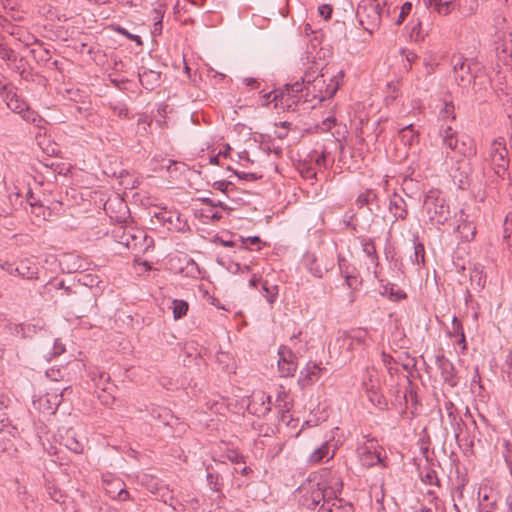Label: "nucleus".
<instances>
[{
  "instance_id": "1",
  "label": "nucleus",
  "mask_w": 512,
  "mask_h": 512,
  "mask_svg": "<svg viewBox=\"0 0 512 512\" xmlns=\"http://www.w3.org/2000/svg\"><path fill=\"white\" fill-rule=\"evenodd\" d=\"M343 482L340 477H332L330 482L321 481L316 476L308 478L299 488V502L302 506L310 510L319 508L328 496H335V493H341Z\"/></svg>"
},
{
  "instance_id": "2",
  "label": "nucleus",
  "mask_w": 512,
  "mask_h": 512,
  "mask_svg": "<svg viewBox=\"0 0 512 512\" xmlns=\"http://www.w3.org/2000/svg\"><path fill=\"white\" fill-rule=\"evenodd\" d=\"M423 211L428 223L436 228L446 224L451 218L449 203L438 189H431L425 194Z\"/></svg>"
},
{
  "instance_id": "3",
  "label": "nucleus",
  "mask_w": 512,
  "mask_h": 512,
  "mask_svg": "<svg viewBox=\"0 0 512 512\" xmlns=\"http://www.w3.org/2000/svg\"><path fill=\"white\" fill-rule=\"evenodd\" d=\"M343 75L344 74L341 71L337 75L331 77L327 83L324 74L312 77L310 73H305L303 76V82L306 83V96L311 100L317 99L319 102L330 99L339 89Z\"/></svg>"
},
{
  "instance_id": "4",
  "label": "nucleus",
  "mask_w": 512,
  "mask_h": 512,
  "mask_svg": "<svg viewBox=\"0 0 512 512\" xmlns=\"http://www.w3.org/2000/svg\"><path fill=\"white\" fill-rule=\"evenodd\" d=\"M112 233L119 244L136 254L145 253L153 245V239L134 226H117Z\"/></svg>"
},
{
  "instance_id": "5",
  "label": "nucleus",
  "mask_w": 512,
  "mask_h": 512,
  "mask_svg": "<svg viewBox=\"0 0 512 512\" xmlns=\"http://www.w3.org/2000/svg\"><path fill=\"white\" fill-rule=\"evenodd\" d=\"M306 83L303 82V77L300 81L293 84H286L284 90H275L273 101L275 108L283 110L295 111V107L299 103L311 102V99L306 96Z\"/></svg>"
},
{
  "instance_id": "6",
  "label": "nucleus",
  "mask_w": 512,
  "mask_h": 512,
  "mask_svg": "<svg viewBox=\"0 0 512 512\" xmlns=\"http://www.w3.org/2000/svg\"><path fill=\"white\" fill-rule=\"evenodd\" d=\"M485 161L497 176L504 178L508 174L510 159L508 157L506 141L503 137L495 138L491 142Z\"/></svg>"
},
{
  "instance_id": "7",
  "label": "nucleus",
  "mask_w": 512,
  "mask_h": 512,
  "mask_svg": "<svg viewBox=\"0 0 512 512\" xmlns=\"http://www.w3.org/2000/svg\"><path fill=\"white\" fill-rule=\"evenodd\" d=\"M356 16L360 25L366 31L372 33L381 24V6L377 0H362L357 7Z\"/></svg>"
},
{
  "instance_id": "8",
  "label": "nucleus",
  "mask_w": 512,
  "mask_h": 512,
  "mask_svg": "<svg viewBox=\"0 0 512 512\" xmlns=\"http://www.w3.org/2000/svg\"><path fill=\"white\" fill-rule=\"evenodd\" d=\"M1 95L8 108L17 114H20L28 123L36 124L41 120L38 113L30 109L27 103L17 94L13 87L7 85L3 86Z\"/></svg>"
},
{
  "instance_id": "9",
  "label": "nucleus",
  "mask_w": 512,
  "mask_h": 512,
  "mask_svg": "<svg viewBox=\"0 0 512 512\" xmlns=\"http://www.w3.org/2000/svg\"><path fill=\"white\" fill-rule=\"evenodd\" d=\"M474 62L460 53L453 54L450 59L454 80L459 87L467 88L475 79V74L472 71Z\"/></svg>"
},
{
  "instance_id": "10",
  "label": "nucleus",
  "mask_w": 512,
  "mask_h": 512,
  "mask_svg": "<svg viewBox=\"0 0 512 512\" xmlns=\"http://www.w3.org/2000/svg\"><path fill=\"white\" fill-rule=\"evenodd\" d=\"M367 441L357 448V454L362 466L371 468L373 466L386 467L385 459L381 452L377 450V441L374 438L366 436Z\"/></svg>"
},
{
  "instance_id": "11",
  "label": "nucleus",
  "mask_w": 512,
  "mask_h": 512,
  "mask_svg": "<svg viewBox=\"0 0 512 512\" xmlns=\"http://www.w3.org/2000/svg\"><path fill=\"white\" fill-rule=\"evenodd\" d=\"M388 213L391 218L390 230L399 221H405L409 216V208L402 195L393 192L388 196Z\"/></svg>"
},
{
  "instance_id": "12",
  "label": "nucleus",
  "mask_w": 512,
  "mask_h": 512,
  "mask_svg": "<svg viewBox=\"0 0 512 512\" xmlns=\"http://www.w3.org/2000/svg\"><path fill=\"white\" fill-rule=\"evenodd\" d=\"M278 371L281 377H293L297 370V357L291 347L281 345L278 349Z\"/></svg>"
},
{
  "instance_id": "13",
  "label": "nucleus",
  "mask_w": 512,
  "mask_h": 512,
  "mask_svg": "<svg viewBox=\"0 0 512 512\" xmlns=\"http://www.w3.org/2000/svg\"><path fill=\"white\" fill-rule=\"evenodd\" d=\"M270 410V396L263 391H254L249 397L247 411L257 417H264Z\"/></svg>"
},
{
  "instance_id": "14",
  "label": "nucleus",
  "mask_w": 512,
  "mask_h": 512,
  "mask_svg": "<svg viewBox=\"0 0 512 512\" xmlns=\"http://www.w3.org/2000/svg\"><path fill=\"white\" fill-rule=\"evenodd\" d=\"M155 217L163 224L167 225L169 230L177 232H186L189 230L187 221L184 220L177 211L163 209L156 213Z\"/></svg>"
},
{
  "instance_id": "15",
  "label": "nucleus",
  "mask_w": 512,
  "mask_h": 512,
  "mask_svg": "<svg viewBox=\"0 0 512 512\" xmlns=\"http://www.w3.org/2000/svg\"><path fill=\"white\" fill-rule=\"evenodd\" d=\"M444 409L447 414V421L453 431L454 438L458 442L460 435L464 430L465 422L461 418L458 408L451 400L445 401Z\"/></svg>"
},
{
  "instance_id": "16",
  "label": "nucleus",
  "mask_w": 512,
  "mask_h": 512,
  "mask_svg": "<svg viewBox=\"0 0 512 512\" xmlns=\"http://www.w3.org/2000/svg\"><path fill=\"white\" fill-rule=\"evenodd\" d=\"M436 364L444 384L451 388L456 387L458 385V378L453 363L444 355H440L436 357Z\"/></svg>"
},
{
  "instance_id": "17",
  "label": "nucleus",
  "mask_w": 512,
  "mask_h": 512,
  "mask_svg": "<svg viewBox=\"0 0 512 512\" xmlns=\"http://www.w3.org/2000/svg\"><path fill=\"white\" fill-rule=\"evenodd\" d=\"M455 217L457 221L455 230L460 235L461 239L467 242L473 240L476 235V226L474 222L469 219V216L464 212V210H460Z\"/></svg>"
},
{
  "instance_id": "18",
  "label": "nucleus",
  "mask_w": 512,
  "mask_h": 512,
  "mask_svg": "<svg viewBox=\"0 0 512 512\" xmlns=\"http://www.w3.org/2000/svg\"><path fill=\"white\" fill-rule=\"evenodd\" d=\"M339 494L335 493V496H328V499L323 501L317 512H354L353 504L339 498Z\"/></svg>"
},
{
  "instance_id": "19",
  "label": "nucleus",
  "mask_w": 512,
  "mask_h": 512,
  "mask_svg": "<svg viewBox=\"0 0 512 512\" xmlns=\"http://www.w3.org/2000/svg\"><path fill=\"white\" fill-rule=\"evenodd\" d=\"M323 370L324 368L320 367V365L317 363H307L305 368H303V370L300 372L298 384L302 388L313 385L316 381H318Z\"/></svg>"
},
{
  "instance_id": "20",
  "label": "nucleus",
  "mask_w": 512,
  "mask_h": 512,
  "mask_svg": "<svg viewBox=\"0 0 512 512\" xmlns=\"http://www.w3.org/2000/svg\"><path fill=\"white\" fill-rule=\"evenodd\" d=\"M355 205L358 209H363L367 207L370 211H372V207L376 208L380 207V200L377 192L374 189H365L360 192L355 200Z\"/></svg>"
},
{
  "instance_id": "21",
  "label": "nucleus",
  "mask_w": 512,
  "mask_h": 512,
  "mask_svg": "<svg viewBox=\"0 0 512 512\" xmlns=\"http://www.w3.org/2000/svg\"><path fill=\"white\" fill-rule=\"evenodd\" d=\"M458 167L454 171L453 178L458 182V186L461 189H465L469 186V177L471 174V167L465 160L457 162Z\"/></svg>"
},
{
  "instance_id": "22",
  "label": "nucleus",
  "mask_w": 512,
  "mask_h": 512,
  "mask_svg": "<svg viewBox=\"0 0 512 512\" xmlns=\"http://www.w3.org/2000/svg\"><path fill=\"white\" fill-rule=\"evenodd\" d=\"M440 137L444 148L455 151L458 147L459 137L457 132L451 126H442L440 128Z\"/></svg>"
},
{
  "instance_id": "23",
  "label": "nucleus",
  "mask_w": 512,
  "mask_h": 512,
  "mask_svg": "<svg viewBox=\"0 0 512 512\" xmlns=\"http://www.w3.org/2000/svg\"><path fill=\"white\" fill-rule=\"evenodd\" d=\"M161 73L146 69L142 73H139V81L141 85L146 89L152 91L160 85Z\"/></svg>"
},
{
  "instance_id": "24",
  "label": "nucleus",
  "mask_w": 512,
  "mask_h": 512,
  "mask_svg": "<svg viewBox=\"0 0 512 512\" xmlns=\"http://www.w3.org/2000/svg\"><path fill=\"white\" fill-rule=\"evenodd\" d=\"M455 152L467 158L473 157L477 153L476 144L469 136H463L461 140L459 139Z\"/></svg>"
},
{
  "instance_id": "25",
  "label": "nucleus",
  "mask_w": 512,
  "mask_h": 512,
  "mask_svg": "<svg viewBox=\"0 0 512 512\" xmlns=\"http://www.w3.org/2000/svg\"><path fill=\"white\" fill-rule=\"evenodd\" d=\"M334 456V452L330 454V445L326 441L320 447L315 449L309 456L308 462L311 464H318L322 462L323 459H331Z\"/></svg>"
},
{
  "instance_id": "26",
  "label": "nucleus",
  "mask_w": 512,
  "mask_h": 512,
  "mask_svg": "<svg viewBox=\"0 0 512 512\" xmlns=\"http://www.w3.org/2000/svg\"><path fill=\"white\" fill-rule=\"evenodd\" d=\"M322 262V258H314L309 264V271L317 278H322L334 265L333 261L324 264H322Z\"/></svg>"
},
{
  "instance_id": "27",
  "label": "nucleus",
  "mask_w": 512,
  "mask_h": 512,
  "mask_svg": "<svg viewBox=\"0 0 512 512\" xmlns=\"http://www.w3.org/2000/svg\"><path fill=\"white\" fill-rule=\"evenodd\" d=\"M425 3L441 15H448L455 7L453 0H427Z\"/></svg>"
},
{
  "instance_id": "28",
  "label": "nucleus",
  "mask_w": 512,
  "mask_h": 512,
  "mask_svg": "<svg viewBox=\"0 0 512 512\" xmlns=\"http://www.w3.org/2000/svg\"><path fill=\"white\" fill-rule=\"evenodd\" d=\"M206 472V479L209 487L217 493H222L223 482L221 475L216 473L210 465L206 467Z\"/></svg>"
},
{
  "instance_id": "29",
  "label": "nucleus",
  "mask_w": 512,
  "mask_h": 512,
  "mask_svg": "<svg viewBox=\"0 0 512 512\" xmlns=\"http://www.w3.org/2000/svg\"><path fill=\"white\" fill-rule=\"evenodd\" d=\"M399 138L402 143L410 146L414 142L418 141V132L415 131L412 124H409L400 129Z\"/></svg>"
},
{
  "instance_id": "30",
  "label": "nucleus",
  "mask_w": 512,
  "mask_h": 512,
  "mask_svg": "<svg viewBox=\"0 0 512 512\" xmlns=\"http://www.w3.org/2000/svg\"><path fill=\"white\" fill-rule=\"evenodd\" d=\"M14 271L25 279H37L38 278V269L36 266H30L27 262H21Z\"/></svg>"
},
{
  "instance_id": "31",
  "label": "nucleus",
  "mask_w": 512,
  "mask_h": 512,
  "mask_svg": "<svg viewBox=\"0 0 512 512\" xmlns=\"http://www.w3.org/2000/svg\"><path fill=\"white\" fill-rule=\"evenodd\" d=\"M414 244V257L411 258L413 263L424 264L425 263V248L424 245L419 242L418 233L413 235Z\"/></svg>"
},
{
  "instance_id": "32",
  "label": "nucleus",
  "mask_w": 512,
  "mask_h": 512,
  "mask_svg": "<svg viewBox=\"0 0 512 512\" xmlns=\"http://www.w3.org/2000/svg\"><path fill=\"white\" fill-rule=\"evenodd\" d=\"M368 331L364 328H357L353 329L348 334V339L350 340V344H357V345H366L367 339H368Z\"/></svg>"
},
{
  "instance_id": "33",
  "label": "nucleus",
  "mask_w": 512,
  "mask_h": 512,
  "mask_svg": "<svg viewBox=\"0 0 512 512\" xmlns=\"http://www.w3.org/2000/svg\"><path fill=\"white\" fill-rule=\"evenodd\" d=\"M410 25H411V27H410L411 40H413L415 42L424 40L427 33L423 30L422 23L420 22L419 18H417L416 20L413 19L410 22Z\"/></svg>"
},
{
  "instance_id": "34",
  "label": "nucleus",
  "mask_w": 512,
  "mask_h": 512,
  "mask_svg": "<svg viewBox=\"0 0 512 512\" xmlns=\"http://www.w3.org/2000/svg\"><path fill=\"white\" fill-rule=\"evenodd\" d=\"M361 246H362L363 252L367 255V257H369L371 259V261H375L378 259L374 239L362 238Z\"/></svg>"
},
{
  "instance_id": "35",
  "label": "nucleus",
  "mask_w": 512,
  "mask_h": 512,
  "mask_svg": "<svg viewBox=\"0 0 512 512\" xmlns=\"http://www.w3.org/2000/svg\"><path fill=\"white\" fill-rule=\"evenodd\" d=\"M189 305L185 300L175 299L172 302L173 317L175 320L181 319L187 314Z\"/></svg>"
},
{
  "instance_id": "36",
  "label": "nucleus",
  "mask_w": 512,
  "mask_h": 512,
  "mask_svg": "<svg viewBox=\"0 0 512 512\" xmlns=\"http://www.w3.org/2000/svg\"><path fill=\"white\" fill-rule=\"evenodd\" d=\"M46 489H47V492H48L50 498L53 501H55L56 503H59V504H65V502L67 500V495L64 494L61 489L56 487L54 484H50V483L47 485Z\"/></svg>"
},
{
  "instance_id": "37",
  "label": "nucleus",
  "mask_w": 512,
  "mask_h": 512,
  "mask_svg": "<svg viewBox=\"0 0 512 512\" xmlns=\"http://www.w3.org/2000/svg\"><path fill=\"white\" fill-rule=\"evenodd\" d=\"M64 445L67 449L74 453H82L83 451V445L80 443L74 435L67 433L66 437L64 438Z\"/></svg>"
},
{
  "instance_id": "38",
  "label": "nucleus",
  "mask_w": 512,
  "mask_h": 512,
  "mask_svg": "<svg viewBox=\"0 0 512 512\" xmlns=\"http://www.w3.org/2000/svg\"><path fill=\"white\" fill-rule=\"evenodd\" d=\"M150 415L153 419L160 420L164 424H168V420L171 417V411L167 408L156 407L151 409Z\"/></svg>"
},
{
  "instance_id": "39",
  "label": "nucleus",
  "mask_w": 512,
  "mask_h": 512,
  "mask_svg": "<svg viewBox=\"0 0 512 512\" xmlns=\"http://www.w3.org/2000/svg\"><path fill=\"white\" fill-rule=\"evenodd\" d=\"M262 290L265 292L264 297L269 303H274L278 294V287L276 285H268L267 281H263L261 284Z\"/></svg>"
},
{
  "instance_id": "40",
  "label": "nucleus",
  "mask_w": 512,
  "mask_h": 512,
  "mask_svg": "<svg viewBox=\"0 0 512 512\" xmlns=\"http://www.w3.org/2000/svg\"><path fill=\"white\" fill-rule=\"evenodd\" d=\"M157 492L161 498V500L165 503L171 506L174 510H176V506L174 504V497L172 494V491L169 490L166 486H161L157 489Z\"/></svg>"
},
{
  "instance_id": "41",
  "label": "nucleus",
  "mask_w": 512,
  "mask_h": 512,
  "mask_svg": "<svg viewBox=\"0 0 512 512\" xmlns=\"http://www.w3.org/2000/svg\"><path fill=\"white\" fill-rule=\"evenodd\" d=\"M443 120H455V107L452 102H446L439 112Z\"/></svg>"
},
{
  "instance_id": "42",
  "label": "nucleus",
  "mask_w": 512,
  "mask_h": 512,
  "mask_svg": "<svg viewBox=\"0 0 512 512\" xmlns=\"http://www.w3.org/2000/svg\"><path fill=\"white\" fill-rule=\"evenodd\" d=\"M503 237L507 240L508 246L512 248V213H509L505 218Z\"/></svg>"
},
{
  "instance_id": "43",
  "label": "nucleus",
  "mask_w": 512,
  "mask_h": 512,
  "mask_svg": "<svg viewBox=\"0 0 512 512\" xmlns=\"http://www.w3.org/2000/svg\"><path fill=\"white\" fill-rule=\"evenodd\" d=\"M299 170H300L301 176L305 179H315L316 178L317 169L315 166H313L311 164H307L306 162H304L300 166Z\"/></svg>"
},
{
  "instance_id": "44",
  "label": "nucleus",
  "mask_w": 512,
  "mask_h": 512,
  "mask_svg": "<svg viewBox=\"0 0 512 512\" xmlns=\"http://www.w3.org/2000/svg\"><path fill=\"white\" fill-rule=\"evenodd\" d=\"M310 160L315 163V167L326 168V152L322 151L320 154L315 150L310 155Z\"/></svg>"
},
{
  "instance_id": "45",
  "label": "nucleus",
  "mask_w": 512,
  "mask_h": 512,
  "mask_svg": "<svg viewBox=\"0 0 512 512\" xmlns=\"http://www.w3.org/2000/svg\"><path fill=\"white\" fill-rule=\"evenodd\" d=\"M385 293L389 295V298L394 301H399L406 298V293L394 285L385 288Z\"/></svg>"
},
{
  "instance_id": "46",
  "label": "nucleus",
  "mask_w": 512,
  "mask_h": 512,
  "mask_svg": "<svg viewBox=\"0 0 512 512\" xmlns=\"http://www.w3.org/2000/svg\"><path fill=\"white\" fill-rule=\"evenodd\" d=\"M411 10H412V3L405 2L400 8V11H399V14H398V17L396 20V25H401L405 21L407 16L411 13Z\"/></svg>"
},
{
  "instance_id": "47",
  "label": "nucleus",
  "mask_w": 512,
  "mask_h": 512,
  "mask_svg": "<svg viewBox=\"0 0 512 512\" xmlns=\"http://www.w3.org/2000/svg\"><path fill=\"white\" fill-rule=\"evenodd\" d=\"M422 481L429 485H435L437 487H440V480L437 476V473L433 469H429L425 475L422 477Z\"/></svg>"
},
{
  "instance_id": "48",
  "label": "nucleus",
  "mask_w": 512,
  "mask_h": 512,
  "mask_svg": "<svg viewBox=\"0 0 512 512\" xmlns=\"http://www.w3.org/2000/svg\"><path fill=\"white\" fill-rule=\"evenodd\" d=\"M464 334L463 325L457 317H453L452 320V331L449 332L450 337H458Z\"/></svg>"
},
{
  "instance_id": "49",
  "label": "nucleus",
  "mask_w": 512,
  "mask_h": 512,
  "mask_svg": "<svg viewBox=\"0 0 512 512\" xmlns=\"http://www.w3.org/2000/svg\"><path fill=\"white\" fill-rule=\"evenodd\" d=\"M0 58L5 61L15 60V53L11 48L0 43Z\"/></svg>"
},
{
  "instance_id": "50",
  "label": "nucleus",
  "mask_w": 512,
  "mask_h": 512,
  "mask_svg": "<svg viewBox=\"0 0 512 512\" xmlns=\"http://www.w3.org/2000/svg\"><path fill=\"white\" fill-rule=\"evenodd\" d=\"M227 458L236 465L245 464L244 456L236 450L230 451L227 455Z\"/></svg>"
},
{
  "instance_id": "51",
  "label": "nucleus",
  "mask_w": 512,
  "mask_h": 512,
  "mask_svg": "<svg viewBox=\"0 0 512 512\" xmlns=\"http://www.w3.org/2000/svg\"><path fill=\"white\" fill-rule=\"evenodd\" d=\"M46 376L50 378L52 381H59L63 379L64 374L61 371V369L52 368L46 371Z\"/></svg>"
},
{
  "instance_id": "52",
  "label": "nucleus",
  "mask_w": 512,
  "mask_h": 512,
  "mask_svg": "<svg viewBox=\"0 0 512 512\" xmlns=\"http://www.w3.org/2000/svg\"><path fill=\"white\" fill-rule=\"evenodd\" d=\"M234 173L238 176L239 179H244L246 181H255L260 178V176H258L255 173H246V172H237V171H235Z\"/></svg>"
},
{
  "instance_id": "53",
  "label": "nucleus",
  "mask_w": 512,
  "mask_h": 512,
  "mask_svg": "<svg viewBox=\"0 0 512 512\" xmlns=\"http://www.w3.org/2000/svg\"><path fill=\"white\" fill-rule=\"evenodd\" d=\"M319 13L324 19H329L332 15V7L329 4H324L319 7Z\"/></svg>"
},
{
  "instance_id": "54",
  "label": "nucleus",
  "mask_w": 512,
  "mask_h": 512,
  "mask_svg": "<svg viewBox=\"0 0 512 512\" xmlns=\"http://www.w3.org/2000/svg\"><path fill=\"white\" fill-rule=\"evenodd\" d=\"M345 280L349 288L355 289L359 283L358 278L356 276L348 274L345 272Z\"/></svg>"
},
{
  "instance_id": "55",
  "label": "nucleus",
  "mask_w": 512,
  "mask_h": 512,
  "mask_svg": "<svg viewBox=\"0 0 512 512\" xmlns=\"http://www.w3.org/2000/svg\"><path fill=\"white\" fill-rule=\"evenodd\" d=\"M496 50L497 52H501L505 56H507L510 51V45L508 44L507 41H503L502 43H496Z\"/></svg>"
},
{
  "instance_id": "56",
  "label": "nucleus",
  "mask_w": 512,
  "mask_h": 512,
  "mask_svg": "<svg viewBox=\"0 0 512 512\" xmlns=\"http://www.w3.org/2000/svg\"><path fill=\"white\" fill-rule=\"evenodd\" d=\"M114 112L119 116L123 118H129V110L126 106H116L114 107Z\"/></svg>"
},
{
  "instance_id": "57",
  "label": "nucleus",
  "mask_w": 512,
  "mask_h": 512,
  "mask_svg": "<svg viewBox=\"0 0 512 512\" xmlns=\"http://www.w3.org/2000/svg\"><path fill=\"white\" fill-rule=\"evenodd\" d=\"M231 184L232 183L230 181L221 180V181L214 182L213 187L219 191L225 192L227 190L228 186Z\"/></svg>"
},
{
  "instance_id": "58",
  "label": "nucleus",
  "mask_w": 512,
  "mask_h": 512,
  "mask_svg": "<svg viewBox=\"0 0 512 512\" xmlns=\"http://www.w3.org/2000/svg\"><path fill=\"white\" fill-rule=\"evenodd\" d=\"M27 200L33 209H41L42 208V205L38 204V200H36L34 198V195L31 190H29L27 193Z\"/></svg>"
},
{
  "instance_id": "59",
  "label": "nucleus",
  "mask_w": 512,
  "mask_h": 512,
  "mask_svg": "<svg viewBox=\"0 0 512 512\" xmlns=\"http://www.w3.org/2000/svg\"><path fill=\"white\" fill-rule=\"evenodd\" d=\"M426 496L428 498V501L430 504H434L435 508L437 509V502L439 500L437 494L433 490H428L426 493Z\"/></svg>"
},
{
  "instance_id": "60",
  "label": "nucleus",
  "mask_w": 512,
  "mask_h": 512,
  "mask_svg": "<svg viewBox=\"0 0 512 512\" xmlns=\"http://www.w3.org/2000/svg\"><path fill=\"white\" fill-rule=\"evenodd\" d=\"M64 351H65V346L62 343L55 341L54 347H53V353H52L53 356L61 355Z\"/></svg>"
},
{
  "instance_id": "61",
  "label": "nucleus",
  "mask_w": 512,
  "mask_h": 512,
  "mask_svg": "<svg viewBox=\"0 0 512 512\" xmlns=\"http://www.w3.org/2000/svg\"><path fill=\"white\" fill-rule=\"evenodd\" d=\"M129 496V492L126 489L121 488L119 489L117 495L114 498H116L119 501H126L129 499Z\"/></svg>"
},
{
  "instance_id": "62",
  "label": "nucleus",
  "mask_w": 512,
  "mask_h": 512,
  "mask_svg": "<svg viewBox=\"0 0 512 512\" xmlns=\"http://www.w3.org/2000/svg\"><path fill=\"white\" fill-rule=\"evenodd\" d=\"M235 473H240L243 476H247L252 472V469L249 466H237L234 468Z\"/></svg>"
},
{
  "instance_id": "63",
  "label": "nucleus",
  "mask_w": 512,
  "mask_h": 512,
  "mask_svg": "<svg viewBox=\"0 0 512 512\" xmlns=\"http://www.w3.org/2000/svg\"><path fill=\"white\" fill-rule=\"evenodd\" d=\"M262 283H263V281H262L261 277H258L257 275H253L251 277V279L249 280V286L253 287V288L257 287L259 284H262Z\"/></svg>"
},
{
  "instance_id": "64",
  "label": "nucleus",
  "mask_w": 512,
  "mask_h": 512,
  "mask_svg": "<svg viewBox=\"0 0 512 512\" xmlns=\"http://www.w3.org/2000/svg\"><path fill=\"white\" fill-rule=\"evenodd\" d=\"M336 119L334 117H328L323 121L324 129L330 130L332 125H335Z\"/></svg>"
}]
</instances>
